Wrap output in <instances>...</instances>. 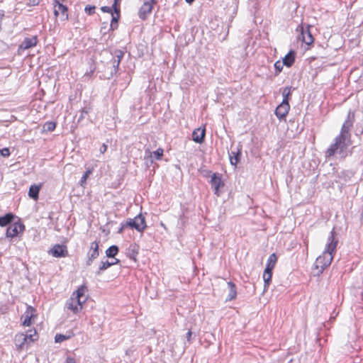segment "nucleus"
<instances>
[{"mask_svg": "<svg viewBox=\"0 0 363 363\" xmlns=\"http://www.w3.org/2000/svg\"><path fill=\"white\" fill-rule=\"evenodd\" d=\"M337 245V240L335 239V232L333 230L330 232V234L327 239V243L323 253L322 255L317 257L315 262L314 269L315 270V273L316 275L322 274L323 270L330 264L333 259V254L335 252Z\"/></svg>", "mask_w": 363, "mask_h": 363, "instance_id": "1", "label": "nucleus"}, {"mask_svg": "<svg viewBox=\"0 0 363 363\" xmlns=\"http://www.w3.org/2000/svg\"><path fill=\"white\" fill-rule=\"evenodd\" d=\"M348 130L349 127L344 124L340 135L335 138V143L331 145L327 151L329 156L335 155H339L341 157L345 156L347 149L351 144Z\"/></svg>", "mask_w": 363, "mask_h": 363, "instance_id": "2", "label": "nucleus"}, {"mask_svg": "<svg viewBox=\"0 0 363 363\" xmlns=\"http://www.w3.org/2000/svg\"><path fill=\"white\" fill-rule=\"evenodd\" d=\"M277 262V257L274 253L272 254L267 259V262L266 264V267L264 269V271L263 275H262L263 280L264 282V290L267 289V288L269 287V286L271 283L272 277V271L275 267Z\"/></svg>", "mask_w": 363, "mask_h": 363, "instance_id": "3", "label": "nucleus"}, {"mask_svg": "<svg viewBox=\"0 0 363 363\" xmlns=\"http://www.w3.org/2000/svg\"><path fill=\"white\" fill-rule=\"evenodd\" d=\"M125 225L130 228H135L138 232H143L147 228L145 218L142 214L138 215L134 218H128Z\"/></svg>", "mask_w": 363, "mask_h": 363, "instance_id": "4", "label": "nucleus"}, {"mask_svg": "<svg viewBox=\"0 0 363 363\" xmlns=\"http://www.w3.org/2000/svg\"><path fill=\"white\" fill-rule=\"evenodd\" d=\"M25 226L22 223L19 221L14 222L7 228L6 235L8 238H14L19 233L23 232Z\"/></svg>", "mask_w": 363, "mask_h": 363, "instance_id": "5", "label": "nucleus"}, {"mask_svg": "<svg viewBox=\"0 0 363 363\" xmlns=\"http://www.w3.org/2000/svg\"><path fill=\"white\" fill-rule=\"evenodd\" d=\"M99 255V242L94 241L91 243L90 249L87 253L86 265H91L92 262L98 257Z\"/></svg>", "mask_w": 363, "mask_h": 363, "instance_id": "6", "label": "nucleus"}, {"mask_svg": "<svg viewBox=\"0 0 363 363\" xmlns=\"http://www.w3.org/2000/svg\"><path fill=\"white\" fill-rule=\"evenodd\" d=\"M35 309L28 306L21 318L23 319V325L24 326H30L32 324V320L35 318Z\"/></svg>", "mask_w": 363, "mask_h": 363, "instance_id": "7", "label": "nucleus"}, {"mask_svg": "<svg viewBox=\"0 0 363 363\" xmlns=\"http://www.w3.org/2000/svg\"><path fill=\"white\" fill-rule=\"evenodd\" d=\"M48 252L55 257H65L67 255V250L65 245L57 244Z\"/></svg>", "mask_w": 363, "mask_h": 363, "instance_id": "8", "label": "nucleus"}, {"mask_svg": "<svg viewBox=\"0 0 363 363\" xmlns=\"http://www.w3.org/2000/svg\"><path fill=\"white\" fill-rule=\"evenodd\" d=\"M290 109V106L286 100H283L282 102L277 107L275 111L276 116L279 118H284L288 114Z\"/></svg>", "mask_w": 363, "mask_h": 363, "instance_id": "9", "label": "nucleus"}, {"mask_svg": "<svg viewBox=\"0 0 363 363\" xmlns=\"http://www.w3.org/2000/svg\"><path fill=\"white\" fill-rule=\"evenodd\" d=\"M82 302L77 301L74 297L71 296L66 302V307L74 313H77L82 310Z\"/></svg>", "mask_w": 363, "mask_h": 363, "instance_id": "10", "label": "nucleus"}, {"mask_svg": "<svg viewBox=\"0 0 363 363\" xmlns=\"http://www.w3.org/2000/svg\"><path fill=\"white\" fill-rule=\"evenodd\" d=\"M14 342L18 350H23L25 347L30 345L24 333L16 334L14 338Z\"/></svg>", "mask_w": 363, "mask_h": 363, "instance_id": "11", "label": "nucleus"}, {"mask_svg": "<svg viewBox=\"0 0 363 363\" xmlns=\"http://www.w3.org/2000/svg\"><path fill=\"white\" fill-rule=\"evenodd\" d=\"M153 3L154 0H152V2L147 1L141 6L139 11V16L141 19L145 20L147 16L152 12Z\"/></svg>", "mask_w": 363, "mask_h": 363, "instance_id": "12", "label": "nucleus"}, {"mask_svg": "<svg viewBox=\"0 0 363 363\" xmlns=\"http://www.w3.org/2000/svg\"><path fill=\"white\" fill-rule=\"evenodd\" d=\"M38 43V38L36 35L31 38H26L21 44L19 45V49L27 50L30 48L35 47Z\"/></svg>", "mask_w": 363, "mask_h": 363, "instance_id": "13", "label": "nucleus"}, {"mask_svg": "<svg viewBox=\"0 0 363 363\" xmlns=\"http://www.w3.org/2000/svg\"><path fill=\"white\" fill-rule=\"evenodd\" d=\"M210 182L214 194L218 195L220 187L223 186V183L222 182L220 177H219L216 173H214L211 177Z\"/></svg>", "mask_w": 363, "mask_h": 363, "instance_id": "14", "label": "nucleus"}, {"mask_svg": "<svg viewBox=\"0 0 363 363\" xmlns=\"http://www.w3.org/2000/svg\"><path fill=\"white\" fill-rule=\"evenodd\" d=\"M206 130L199 128L193 131L192 139L197 143H202L204 140Z\"/></svg>", "mask_w": 363, "mask_h": 363, "instance_id": "15", "label": "nucleus"}, {"mask_svg": "<svg viewBox=\"0 0 363 363\" xmlns=\"http://www.w3.org/2000/svg\"><path fill=\"white\" fill-rule=\"evenodd\" d=\"M86 291V287L84 285L81 286L75 292L73 293L72 296L74 297L77 301L84 303L86 301V298L84 297Z\"/></svg>", "mask_w": 363, "mask_h": 363, "instance_id": "16", "label": "nucleus"}, {"mask_svg": "<svg viewBox=\"0 0 363 363\" xmlns=\"http://www.w3.org/2000/svg\"><path fill=\"white\" fill-rule=\"evenodd\" d=\"M296 52L290 50L282 59L283 63L285 66L290 67L292 66L295 61Z\"/></svg>", "mask_w": 363, "mask_h": 363, "instance_id": "17", "label": "nucleus"}, {"mask_svg": "<svg viewBox=\"0 0 363 363\" xmlns=\"http://www.w3.org/2000/svg\"><path fill=\"white\" fill-rule=\"evenodd\" d=\"M115 58L112 61V65L114 68V72H116L120 65L121 60L123 57L124 52L121 50H117L114 52Z\"/></svg>", "mask_w": 363, "mask_h": 363, "instance_id": "18", "label": "nucleus"}, {"mask_svg": "<svg viewBox=\"0 0 363 363\" xmlns=\"http://www.w3.org/2000/svg\"><path fill=\"white\" fill-rule=\"evenodd\" d=\"M16 216L11 213H6L5 216L0 217V226L5 227L13 221Z\"/></svg>", "mask_w": 363, "mask_h": 363, "instance_id": "19", "label": "nucleus"}, {"mask_svg": "<svg viewBox=\"0 0 363 363\" xmlns=\"http://www.w3.org/2000/svg\"><path fill=\"white\" fill-rule=\"evenodd\" d=\"M227 286L229 290V294L228 296V298L226 301H231L234 299L236 297L237 292L235 289V285L232 281L227 282Z\"/></svg>", "mask_w": 363, "mask_h": 363, "instance_id": "20", "label": "nucleus"}, {"mask_svg": "<svg viewBox=\"0 0 363 363\" xmlns=\"http://www.w3.org/2000/svg\"><path fill=\"white\" fill-rule=\"evenodd\" d=\"M118 262V259H115V262H108V260H106V261H102L101 262V265L99 268V271L96 272V274L97 275H99L101 274V272L104 270H106V269H108L109 267L116 264Z\"/></svg>", "mask_w": 363, "mask_h": 363, "instance_id": "21", "label": "nucleus"}, {"mask_svg": "<svg viewBox=\"0 0 363 363\" xmlns=\"http://www.w3.org/2000/svg\"><path fill=\"white\" fill-rule=\"evenodd\" d=\"M40 191V186L37 185H32L28 191V195L30 198L36 200L38 199V194Z\"/></svg>", "mask_w": 363, "mask_h": 363, "instance_id": "22", "label": "nucleus"}, {"mask_svg": "<svg viewBox=\"0 0 363 363\" xmlns=\"http://www.w3.org/2000/svg\"><path fill=\"white\" fill-rule=\"evenodd\" d=\"M74 336V333L70 332V333H68L66 335H62V334H57L55 337V342H62L65 340H69L72 337Z\"/></svg>", "mask_w": 363, "mask_h": 363, "instance_id": "23", "label": "nucleus"}, {"mask_svg": "<svg viewBox=\"0 0 363 363\" xmlns=\"http://www.w3.org/2000/svg\"><path fill=\"white\" fill-rule=\"evenodd\" d=\"M25 336L28 340V342L30 344L35 341L38 337V335L35 330H28L27 333L25 334Z\"/></svg>", "mask_w": 363, "mask_h": 363, "instance_id": "24", "label": "nucleus"}, {"mask_svg": "<svg viewBox=\"0 0 363 363\" xmlns=\"http://www.w3.org/2000/svg\"><path fill=\"white\" fill-rule=\"evenodd\" d=\"M302 40L307 45H311L313 43V38L311 33L308 31H303L302 33Z\"/></svg>", "mask_w": 363, "mask_h": 363, "instance_id": "25", "label": "nucleus"}, {"mask_svg": "<svg viewBox=\"0 0 363 363\" xmlns=\"http://www.w3.org/2000/svg\"><path fill=\"white\" fill-rule=\"evenodd\" d=\"M240 155V152L239 150H238L237 152L232 151L231 153H230V161L232 165L236 166L237 163L238 162Z\"/></svg>", "mask_w": 363, "mask_h": 363, "instance_id": "26", "label": "nucleus"}, {"mask_svg": "<svg viewBox=\"0 0 363 363\" xmlns=\"http://www.w3.org/2000/svg\"><path fill=\"white\" fill-rule=\"evenodd\" d=\"M118 252V247L116 245H112L106 250V255L108 257H114Z\"/></svg>", "mask_w": 363, "mask_h": 363, "instance_id": "27", "label": "nucleus"}, {"mask_svg": "<svg viewBox=\"0 0 363 363\" xmlns=\"http://www.w3.org/2000/svg\"><path fill=\"white\" fill-rule=\"evenodd\" d=\"M119 12H120V10H118V12H115L116 13V16H114L113 13H111L112 19H111V23L110 26H111V29H112V30H115L118 27V18H119Z\"/></svg>", "mask_w": 363, "mask_h": 363, "instance_id": "28", "label": "nucleus"}, {"mask_svg": "<svg viewBox=\"0 0 363 363\" xmlns=\"http://www.w3.org/2000/svg\"><path fill=\"white\" fill-rule=\"evenodd\" d=\"M91 174V171L90 169H88L86 170L84 175L82 176V177L81 178V180H80V184L82 186H84V184H86V179L87 178L89 177V176Z\"/></svg>", "mask_w": 363, "mask_h": 363, "instance_id": "29", "label": "nucleus"}, {"mask_svg": "<svg viewBox=\"0 0 363 363\" xmlns=\"http://www.w3.org/2000/svg\"><path fill=\"white\" fill-rule=\"evenodd\" d=\"M163 155V150L162 148H158L157 150L152 152V156L156 160H160Z\"/></svg>", "mask_w": 363, "mask_h": 363, "instance_id": "30", "label": "nucleus"}, {"mask_svg": "<svg viewBox=\"0 0 363 363\" xmlns=\"http://www.w3.org/2000/svg\"><path fill=\"white\" fill-rule=\"evenodd\" d=\"M291 94V88L286 87L282 91L283 100H286V102H289V96Z\"/></svg>", "mask_w": 363, "mask_h": 363, "instance_id": "31", "label": "nucleus"}, {"mask_svg": "<svg viewBox=\"0 0 363 363\" xmlns=\"http://www.w3.org/2000/svg\"><path fill=\"white\" fill-rule=\"evenodd\" d=\"M55 127H56L55 123L53 122H48L43 126V128L48 131L54 130Z\"/></svg>", "mask_w": 363, "mask_h": 363, "instance_id": "32", "label": "nucleus"}, {"mask_svg": "<svg viewBox=\"0 0 363 363\" xmlns=\"http://www.w3.org/2000/svg\"><path fill=\"white\" fill-rule=\"evenodd\" d=\"M95 10H96V6H95L87 5L84 8L85 12L87 14H89V15H91V14L94 13H95Z\"/></svg>", "mask_w": 363, "mask_h": 363, "instance_id": "33", "label": "nucleus"}, {"mask_svg": "<svg viewBox=\"0 0 363 363\" xmlns=\"http://www.w3.org/2000/svg\"><path fill=\"white\" fill-rule=\"evenodd\" d=\"M284 65L283 61L278 60L275 62L274 67L278 72H280L282 70Z\"/></svg>", "mask_w": 363, "mask_h": 363, "instance_id": "34", "label": "nucleus"}, {"mask_svg": "<svg viewBox=\"0 0 363 363\" xmlns=\"http://www.w3.org/2000/svg\"><path fill=\"white\" fill-rule=\"evenodd\" d=\"M1 155L4 157H8L10 155V150L9 148H3L1 150Z\"/></svg>", "mask_w": 363, "mask_h": 363, "instance_id": "35", "label": "nucleus"}, {"mask_svg": "<svg viewBox=\"0 0 363 363\" xmlns=\"http://www.w3.org/2000/svg\"><path fill=\"white\" fill-rule=\"evenodd\" d=\"M39 3H40V0H28V3H27V4H28V6H37V5H38V4H39Z\"/></svg>", "mask_w": 363, "mask_h": 363, "instance_id": "36", "label": "nucleus"}, {"mask_svg": "<svg viewBox=\"0 0 363 363\" xmlns=\"http://www.w3.org/2000/svg\"><path fill=\"white\" fill-rule=\"evenodd\" d=\"M101 9L103 12L112 13V9L109 6H102Z\"/></svg>", "mask_w": 363, "mask_h": 363, "instance_id": "37", "label": "nucleus"}, {"mask_svg": "<svg viewBox=\"0 0 363 363\" xmlns=\"http://www.w3.org/2000/svg\"><path fill=\"white\" fill-rule=\"evenodd\" d=\"M106 150H107V145H106V144H104H104L101 146V147H100V149H99V151H100V152H101V153H102V154H103V153H104L105 152H106Z\"/></svg>", "mask_w": 363, "mask_h": 363, "instance_id": "38", "label": "nucleus"}, {"mask_svg": "<svg viewBox=\"0 0 363 363\" xmlns=\"http://www.w3.org/2000/svg\"><path fill=\"white\" fill-rule=\"evenodd\" d=\"M118 1L119 0H114V3H113V4L112 6V7L113 8L115 12H118V10H120L119 8H118V6H117Z\"/></svg>", "mask_w": 363, "mask_h": 363, "instance_id": "39", "label": "nucleus"}, {"mask_svg": "<svg viewBox=\"0 0 363 363\" xmlns=\"http://www.w3.org/2000/svg\"><path fill=\"white\" fill-rule=\"evenodd\" d=\"M65 363H76V361L74 358L69 357L67 358Z\"/></svg>", "mask_w": 363, "mask_h": 363, "instance_id": "40", "label": "nucleus"}, {"mask_svg": "<svg viewBox=\"0 0 363 363\" xmlns=\"http://www.w3.org/2000/svg\"><path fill=\"white\" fill-rule=\"evenodd\" d=\"M84 113H86H86H87V111H84V110H82V113H81V115H80V116H79V121L82 120V119L84 118Z\"/></svg>", "mask_w": 363, "mask_h": 363, "instance_id": "41", "label": "nucleus"}, {"mask_svg": "<svg viewBox=\"0 0 363 363\" xmlns=\"http://www.w3.org/2000/svg\"><path fill=\"white\" fill-rule=\"evenodd\" d=\"M192 333L191 330H189L186 333V338L188 341H190Z\"/></svg>", "mask_w": 363, "mask_h": 363, "instance_id": "42", "label": "nucleus"}, {"mask_svg": "<svg viewBox=\"0 0 363 363\" xmlns=\"http://www.w3.org/2000/svg\"><path fill=\"white\" fill-rule=\"evenodd\" d=\"M4 13H0V26H1V21H2V19H3V17H4ZM1 29V26H0V30Z\"/></svg>", "mask_w": 363, "mask_h": 363, "instance_id": "43", "label": "nucleus"}, {"mask_svg": "<svg viewBox=\"0 0 363 363\" xmlns=\"http://www.w3.org/2000/svg\"><path fill=\"white\" fill-rule=\"evenodd\" d=\"M188 4H191L194 0H185Z\"/></svg>", "mask_w": 363, "mask_h": 363, "instance_id": "44", "label": "nucleus"}, {"mask_svg": "<svg viewBox=\"0 0 363 363\" xmlns=\"http://www.w3.org/2000/svg\"><path fill=\"white\" fill-rule=\"evenodd\" d=\"M123 229V226H122V227L119 229L118 233H122Z\"/></svg>", "mask_w": 363, "mask_h": 363, "instance_id": "45", "label": "nucleus"}, {"mask_svg": "<svg viewBox=\"0 0 363 363\" xmlns=\"http://www.w3.org/2000/svg\"><path fill=\"white\" fill-rule=\"evenodd\" d=\"M161 225L164 228H165L164 225L163 223H161Z\"/></svg>", "mask_w": 363, "mask_h": 363, "instance_id": "46", "label": "nucleus"}]
</instances>
